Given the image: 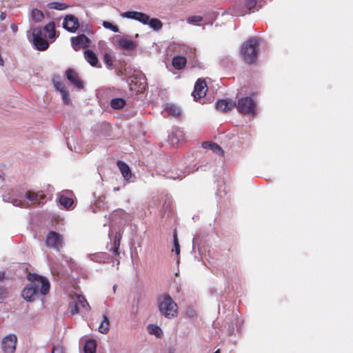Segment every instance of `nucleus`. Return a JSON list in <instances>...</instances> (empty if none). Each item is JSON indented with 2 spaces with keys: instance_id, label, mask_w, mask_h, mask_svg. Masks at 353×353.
Listing matches in <instances>:
<instances>
[{
  "instance_id": "10",
  "label": "nucleus",
  "mask_w": 353,
  "mask_h": 353,
  "mask_svg": "<svg viewBox=\"0 0 353 353\" xmlns=\"http://www.w3.org/2000/svg\"><path fill=\"white\" fill-rule=\"evenodd\" d=\"M117 45L123 50H132L137 48V43L129 39L127 37L116 36L114 37Z\"/></svg>"
},
{
  "instance_id": "45",
  "label": "nucleus",
  "mask_w": 353,
  "mask_h": 353,
  "mask_svg": "<svg viewBox=\"0 0 353 353\" xmlns=\"http://www.w3.org/2000/svg\"><path fill=\"white\" fill-rule=\"evenodd\" d=\"M12 30H13V31H16L17 30V27H14V28L12 27Z\"/></svg>"
},
{
  "instance_id": "36",
  "label": "nucleus",
  "mask_w": 353,
  "mask_h": 353,
  "mask_svg": "<svg viewBox=\"0 0 353 353\" xmlns=\"http://www.w3.org/2000/svg\"><path fill=\"white\" fill-rule=\"evenodd\" d=\"M103 61L106 64L107 67L111 68L113 63L112 57L108 53H105L103 55Z\"/></svg>"
},
{
  "instance_id": "43",
  "label": "nucleus",
  "mask_w": 353,
  "mask_h": 353,
  "mask_svg": "<svg viewBox=\"0 0 353 353\" xmlns=\"http://www.w3.org/2000/svg\"><path fill=\"white\" fill-rule=\"evenodd\" d=\"M14 205H16V206H22L21 205V201H17L15 200L14 202H13Z\"/></svg>"
},
{
  "instance_id": "27",
  "label": "nucleus",
  "mask_w": 353,
  "mask_h": 353,
  "mask_svg": "<svg viewBox=\"0 0 353 353\" xmlns=\"http://www.w3.org/2000/svg\"><path fill=\"white\" fill-rule=\"evenodd\" d=\"M31 17L34 22L38 23L43 19L44 15L40 10L33 9L31 12Z\"/></svg>"
},
{
  "instance_id": "8",
  "label": "nucleus",
  "mask_w": 353,
  "mask_h": 353,
  "mask_svg": "<svg viewBox=\"0 0 353 353\" xmlns=\"http://www.w3.org/2000/svg\"><path fill=\"white\" fill-rule=\"evenodd\" d=\"M208 91V85L204 79H199L194 85V90L192 96L195 101L203 99Z\"/></svg>"
},
{
  "instance_id": "29",
  "label": "nucleus",
  "mask_w": 353,
  "mask_h": 353,
  "mask_svg": "<svg viewBox=\"0 0 353 353\" xmlns=\"http://www.w3.org/2000/svg\"><path fill=\"white\" fill-rule=\"evenodd\" d=\"M76 301L82 309H85V310H90V306L83 296L77 295Z\"/></svg>"
},
{
  "instance_id": "49",
  "label": "nucleus",
  "mask_w": 353,
  "mask_h": 353,
  "mask_svg": "<svg viewBox=\"0 0 353 353\" xmlns=\"http://www.w3.org/2000/svg\"><path fill=\"white\" fill-rule=\"evenodd\" d=\"M0 179H2V176L0 175Z\"/></svg>"
},
{
  "instance_id": "37",
  "label": "nucleus",
  "mask_w": 353,
  "mask_h": 353,
  "mask_svg": "<svg viewBox=\"0 0 353 353\" xmlns=\"http://www.w3.org/2000/svg\"><path fill=\"white\" fill-rule=\"evenodd\" d=\"M69 307L72 314H77L79 312V305L77 301L70 303Z\"/></svg>"
},
{
  "instance_id": "25",
  "label": "nucleus",
  "mask_w": 353,
  "mask_h": 353,
  "mask_svg": "<svg viewBox=\"0 0 353 353\" xmlns=\"http://www.w3.org/2000/svg\"><path fill=\"white\" fill-rule=\"evenodd\" d=\"M59 203L65 209H69L74 203V200L65 195H61L59 197Z\"/></svg>"
},
{
  "instance_id": "11",
  "label": "nucleus",
  "mask_w": 353,
  "mask_h": 353,
  "mask_svg": "<svg viewBox=\"0 0 353 353\" xmlns=\"http://www.w3.org/2000/svg\"><path fill=\"white\" fill-rule=\"evenodd\" d=\"M89 42V39L85 34H80L71 38L72 46L76 51L87 47Z\"/></svg>"
},
{
  "instance_id": "18",
  "label": "nucleus",
  "mask_w": 353,
  "mask_h": 353,
  "mask_svg": "<svg viewBox=\"0 0 353 353\" xmlns=\"http://www.w3.org/2000/svg\"><path fill=\"white\" fill-rule=\"evenodd\" d=\"M187 63V59L183 56H176L172 59V65L176 70L183 69Z\"/></svg>"
},
{
  "instance_id": "41",
  "label": "nucleus",
  "mask_w": 353,
  "mask_h": 353,
  "mask_svg": "<svg viewBox=\"0 0 353 353\" xmlns=\"http://www.w3.org/2000/svg\"><path fill=\"white\" fill-rule=\"evenodd\" d=\"M52 353H64L63 349L61 346H54L52 350Z\"/></svg>"
},
{
  "instance_id": "33",
  "label": "nucleus",
  "mask_w": 353,
  "mask_h": 353,
  "mask_svg": "<svg viewBox=\"0 0 353 353\" xmlns=\"http://www.w3.org/2000/svg\"><path fill=\"white\" fill-rule=\"evenodd\" d=\"M149 18L150 17L148 14L139 12L137 21L142 23L144 25H147L149 21Z\"/></svg>"
},
{
  "instance_id": "15",
  "label": "nucleus",
  "mask_w": 353,
  "mask_h": 353,
  "mask_svg": "<svg viewBox=\"0 0 353 353\" xmlns=\"http://www.w3.org/2000/svg\"><path fill=\"white\" fill-rule=\"evenodd\" d=\"M117 165L123 178L127 181L129 180L132 177V172L128 165L120 160L117 161Z\"/></svg>"
},
{
  "instance_id": "16",
  "label": "nucleus",
  "mask_w": 353,
  "mask_h": 353,
  "mask_svg": "<svg viewBox=\"0 0 353 353\" xmlns=\"http://www.w3.org/2000/svg\"><path fill=\"white\" fill-rule=\"evenodd\" d=\"M202 147L205 149L212 150L214 153L221 156H223L224 152L222 148L216 143L212 141H204L202 143Z\"/></svg>"
},
{
  "instance_id": "30",
  "label": "nucleus",
  "mask_w": 353,
  "mask_h": 353,
  "mask_svg": "<svg viewBox=\"0 0 353 353\" xmlns=\"http://www.w3.org/2000/svg\"><path fill=\"white\" fill-rule=\"evenodd\" d=\"M148 330L150 334H154L157 337H161V336L163 334L161 329L159 326L155 325H148Z\"/></svg>"
},
{
  "instance_id": "22",
  "label": "nucleus",
  "mask_w": 353,
  "mask_h": 353,
  "mask_svg": "<svg viewBox=\"0 0 353 353\" xmlns=\"http://www.w3.org/2000/svg\"><path fill=\"white\" fill-rule=\"evenodd\" d=\"M96 349L97 341L94 339L88 340L83 346L84 353H95Z\"/></svg>"
},
{
  "instance_id": "9",
  "label": "nucleus",
  "mask_w": 353,
  "mask_h": 353,
  "mask_svg": "<svg viewBox=\"0 0 353 353\" xmlns=\"http://www.w3.org/2000/svg\"><path fill=\"white\" fill-rule=\"evenodd\" d=\"M65 77L77 88L79 90L83 88V83L80 79L78 73L74 69L68 68L65 71Z\"/></svg>"
},
{
  "instance_id": "2",
  "label": "nucleus",
  "mask_w": 353,
  "mask_h": 353,
  "mask_svg": "<svg viewBox=\"0 0 353 353\" xmlns=\"http://www.w3.org/2000/svg\"><path fill=\"white\" fill-rule=\"evenodd\" d=\"M158 307L161 314L165 318L172 319L177 314V304L168 294H163L159 298Z\"/></svg>"
},
{
  "instance_id": "31",
  "label": "nucleus",
  "mask_w": 353,
  "mask_h": 353,
  "mask_svg": "<svg viewBox=\"0 0 353 353\" xmlns=\"http://www.w3.org/2000/svg\"><path fill=\"white\" fill-rule=\"evenodd\" d=\"M48 8L50 9H54L57 10H63L66 9L68 6L63 3L51 2L48 4Z\"/></svg>"
},
{
  "instance_id": "32",
  "label": "nucleus",
  "mask_w": 353,
  "mask_h": 353,
  "mask_svg": "<svg viewBox=\"0 0 353 353\" xmlns=\"http://www.w3.org/2000/svg\"><path fill=\"white\" fill-rule=\"evenodd\" d=\"M139 12L137 11H127L121 14L123 18H128L137 20Z\"/></svg>"
},
{
  "instance_id": "7",
  "label": "nucleus",
  "mask_w": 353,
  "mask_h": 353,
  "mask_svg": "<svg viewBox=\"0 0 353 353\" xmlns=\"http://www.w3.org/2000/svg\"><path fill=\"white\" fill-rule=\"evenodd\" d=\"M17 343V337L14 334L6 336L1 342L2 350L4 353H14Z\"/></svg>"
},
{
  "instance_id": "35",
  "label": "nucleus",
  "mask_w": 353,
  "mask_h": 353,
  "mask_svg": "<svg viewBox=\"0 0 353 353\" xmlns=\"http://www.w3.org/2000/svg\"><path fill=\"white\" fill-rule=\"evenodd\" d=\"M103 26L104 28L110 29L114 32H118L119 31V28L117 26L113 25L110 22L103 21Z\"/></svg>"
},
{
  "instance_id": "26",
  "label": "nucleus",
  "mask_w": 353,
  "mask_h": 353,
  "mask_svg": "<svg viewBox=\"0 0 353 353\" xmlns=\"http://www.w3.org/2000/svg\"><path fill=\"white\" fill-rule=\"evenodd\" d=\"M43 32L48 33V37L53 39L55 36V25L54 22H50L43 27Z\"/></svg>"
},
{
  "instance_id": "28",
  "label": "nucleus",
  "mask_w": 353,
  "mask_h": 353,
  "mask_svg": "<svg viewBox=\"0 0 353 353\" xmlns=\"http://www.w3.org/2000/svg\"><path fill=\"white\" fill-rule=\"evenodd\" d=\"M148 24L150 26V28L157 31L161 30L163 26L162 22L157 18H149V21Z\"/></svg>"
},
{
  "instance_id": "47",
  "label": "nucleus",
  "mask_w": 353,
  "mask_h": 353,
  "mask_svg": "<svg viewBox=\"0 0 353 353\" xmlns=\"http://www.w3.org/2000/svg\"><path fill=\"white\" fill-rule=\"evenodd\" d=\"M214 353H220V351H219V350H218L216 352H214Z\"/></svg>"
},
{
  "instance_id": "20",
  "label": "nucleus",
  "mask_w": 353,
  "mask_h": 353,
  "mask_svg": "<svg viewBox=\"0 0 353 353\" xmlns=\"http://www.w3.org/2000/svg\"><path fill=\"white\" fill-rule=\"evenodd\" d=\"M121 239H122L121 233L120 232H117L115 234V236H114V243H113L114 246L111 249V251L115 256H117L119 254V250Z\"/></svg>"
},
{
  "instance_id": "40",
  "label": "nucleus",
  "mask_w": 353,
  "mask_h": 353,
  "mask_svg": "<svg viewBox=\"0 0 353 353\" xmlns=\"http://www.w3.org/2000/svg\"><path fill=\"white\" fill-rule=\"evenodd\" d=\"M8 290L6 288L0 286V300L8 297Z\"/></svg>"
},
{
  "instance_id": "48",
  "label": "nucleus",
  "mask_w": 353,
  "mask_h": 353,
  "mask_svg": "<svg viewBox=\"0 0 353 353\" xmlns=\"http://www.w3.org/2000/svg\"><path fill=\"white\" fill-rule=\"evenodd\" d=\"M113 289H114V291H115V290H116V286L115 285L113 287Z\"/></svg>"
},
{
  "instance_id": "3",
  "label": "nucleus",
  "mask_w": 353,
  "mask_h": 353,
  "mask_svg": "<svg viewBox=\"0 0 353 353\" xmlns=\"http://www.w3.org/2000/svg\"><path fill=\"white\" fill-rule=\"evenodd\" d=\"M258 45V40L256 38H251L242 46L241 53L245 62L248 64L255 62L257 59Z\"/></svg>"
},
{
  "instance_id": "46",
  "label": "nucleus",
  "mask_w": 353,
  "mask_h": 353,
  "mask_svg": "<svg viewBox=\"0 0 353 353\" xmlns=\"http://www.w3.org/2000/svg\"><path fill=\"white\" fill-rule=\"evenodd\" d=\"M234 14H236V15H238V14H241V13L234 12Z\"/></svg>"
},
{
  "instance_id": "4",
  "label": "nucleus",
  "mask_w": 353,
  "mask_h": 353,
  "mask_svg": "<svg viewBox=\"0 0 353 353\" xmlns=\"http://www.w3.org/2000/svg\"><path fill=\"white\" fill-rule=\"evenodd\" d=\"M256 102L249 97H242L238 100L237 110L243 114L255 115L256 109Z\"/></svg>"
},
{
  "instance_id": "13",
  "label": "nucleus",
  "mask_w": 353,
  "mask_h": 353,
  "mask_svg": "<svg viewBox=\"0 0 353 353\" xmlns=\"http://www.w3.org/2000/svg\"><path fill=\"white\" fill-rule=\"evenodd\" d=\"M54 86L57 91H59L62 97V100L65 104H70L71 101L69 98V92L65 85L59 81H53Z\"/></svg>"
},
{
  "instance_id": "42",
  "label": "nucleus",
  "mask_w": 353,
  "mask_h": 353,
  "mask_svg": "<svg viewBox=\"0 0 353 353\" xmlns=\"http://www.w3.org/2000/svg\"><path fill=\"white\" fill-rule=\"evenodd\" d=\"M6 17V12H1V14H0V19L1 21H3Z\"/></svg>"
},
{
  "instance_id": "44",
  "label": "nucleus",
  "mask_w": 353,
  "mask_h": 353,
  "mask_svg": "<svg viewBox=\"0 0 353 353\" xmlns=\"http://www.w3.org/2000/svg\"><path fill=\"white\" fill-rule=\"evenodd\" d=\"M5 278V272H0V282L2 281Z\"/></svg>"
},
{
  "instance_id": "6",
  "label": "nucleus",
  "mask_w": 353,
  "mask_h": 353,
  "mask_svg": "<svg viewBox=\"0 0 353 353\" xmlns=\"http://www.w3.org/2000/svg\"><path fill=\"white\" fill-rule=\"evenodd\" d=\"M46 244L48 247L60 250L63 245V239L60 234L54 231H50L46 236Z\"/></svg>"
},
{
  "instance_id": "21",
  "label": "nucleus",
  "mask_w": 353,
  "mask_h": 353,
  "mask_svg": "<svg viewBox=\"0 0 353 353\" xmlns=\"http://www.w3.org/2000/svg\"><path fill=\"white\" fill-rule=\"evenodd\" d=\"M26 198L28 200L36 202L39 200H43L46 198V195L40 192H34L32 191H27L26 193Z\"/></svg>"
},
{
  "instance_id": "5",
  "label": "nucleus",
  "mask_w": 353,
  "mask_h": 353,
  "mask_svg": "<svg viewBox=\"0 0 353 353\" xmlns=\"http://www.w3.org/2000/svg\"><path fill=\"white\" fill-rule=\"evenodd\" d=\"M45 37L46 34L43 33L41 28H37L33 30L32 42L38 50L43 51L48 48L49 43Z\"/></svg>"
},
{
  "instance_id": "1",
  "label": "nucleus",
  "mask_w": 353,
  "mask_h": 353,
  "mask_svg": "<svg viewBox=\"0 0 353 353\" xmlns=\"http://www.w3.org/2000/svg\"><path fill=\"white\" fill-rule=\"evenodd\" d=\"M27 278L30 284L25 287L21 293L22 297L26 301H31L39 290L42 294H46L49 292L50 284L46 277L35 273H29Z\"/></svg>"
},
{
  "instance_id": "14",
  "label": "nucleus",
  "mask_w": 353,
  "mask_h": 353,
  "mask_svg": "<svg viewBox=\"0 0 353 353\" xmlns=\"http://www.w3.org/2000/svg\"><path fill=\"white\" fill-rule=\"evenodd\" d=\"M236 105V103L232 99H220L216 103L217 110L224 112L232 110Z\"/></svg>"
},
{
  "instance_id": "39",
  "label": "nucleus",
  "mask_w": 353,
  "mask_h": 353,
  "mask_svg": "<svg viewBox=\"0 0 353 353\" xmlns=\"http://www.w3.org/2000/svg\"><path fill=\"white\" fill-rule=\"evenodd\" d=\"M257 3V0H246L245 7L248 10H251L254 8Z\"/></svg>"
},
{
  "instance_id": "17",
  "label": "nucleus",
  "mask_w": 353,
  "mask_h": 353,
  "mask_svg": "<svg viewBox=\"0 0 353 353\" xmlns=\"http://www.w3.org/2000/svg\"><path fill=\"white\" fill-rule=\"evenodd\" d=\"M85 60L93 67H100L98 65V57L97 54L91 50H86L84 52Z\"/></svg>"
},
{
  "instance_id": "12",
  "label": "nucleus",
  "mask_w": 353,
  "mask_h": 353,
  "mask_svg": "<svg viewBox=\"0 0 353 353\" xmlns=\"http://www.w3.org/2000/svg\"><path fill=\"white\" fill-rule=\"evenodd\" d=\"M63 26L67 30L74 32L79 27V20L73 15H67L64 19Z\"/></svg>"
},
{
  "instance_id": "19",
  "label": "nucleus",
  "mask_w": 353,
  "mask_h": 353,
  "mask_svg": "<svg viewBox=\"0 0 353 353\" xmlns=\"http://www.w3.org/2000/svg\"><path fill=\"white\" fill-rule=\"evenodd\" d=\"M165 111L170 115L176 118L180 117L181 114V109L174 104H168L165 108Z\"/></svg>"
},
{
  "instance_id": "34",
  "label": "nucleus",
  "mask_w": 353,
  "mask_h": 353,
  "mask_svg": "<svg viewBox=\"0 0 353 353\" xmlns=\"http://www.w3.org/2000/svg\"><path fill=\"white\" fill-rule=\"evenodd\" d=\"M173 243H174V251L175 252L176 255H179L180 254V245H179V242L176 232L174 233Z\"/></svg>"
},
{
  "instance_id": "23",
  "label": "nucleus",
  "mask_w": 353,
  "mask_h": 353,
  "mask_svg": "<svg viewBox=\"0 0 353 353\" xmlns=\"http://www.w3.org/2000/svg\"><path fill=\"white\" fill-rule=\"evenodd\" d=\"M110 330V321L106 315L103 316V320L101 321L99 327V332L101 334H107Z\"/></svg>"
},
{
  "instance_id": "24",
  "label": "nucleus",
  "mask_w": 353,
  "mask_h": 353,
  "mask_svg": "<svg viewBox=\"0 0 353 353\" xmlns=\"http://www.w3.org/2000/svg\"><path fill=\"white\" fill-rule=\"evenodd\" d=\"M125 101L121 98H115L111 100L110 105L113 109L119 110L124 107Z\"/></svg>"
},
{
  "instance_id": "38",
  "label": "nucleus",
  "mask_w": 353,
  "mask_h": 353,
  "mask_svg": "<svg viewBox=\"0 0 353 353\" xmlns=\"http://www.w3.org/2000/svg\"><path fill=\"white\" fill-rule=\"evenodd\" d=\"M203 20V17L201 16H191L187 19V21L189 23H194L201 22Z\"/></svg>"
}]
</instances>
